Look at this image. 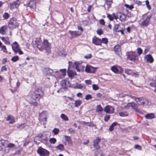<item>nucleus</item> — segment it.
<instances>
[{"label": "nucleus", "instance_id": "1", "mask_svg": "<svg viewBox=\"0 0 156 156\" xmlns=\"http://www.w3.org/2000/svg\"><path fill=\"white\" fill-rule=\"evenodd\" d=\"M43 94L44 92L41 90L38 89L35 90L31 95L29 103L34 106H37L38 104L37 101H39L40 98L43 96Z\"/></svg>", "mask_w": 156, "mask_h": 156}, {"label": "nucleus", "instance_id": "2", "mask_svg": "<svg viewBox=\"0 0 156 156\" xmlns=\"http://www.w3.org/2000/svg\"><path fill=\"white\" fill-rule=\"evenodd\" d=\"M35 46L39 49L44 48L46 51L49 54L51 52V49L49 43L46 40L44 39L43 43L41 41L37 45H35Z\"/></svg>", "mask_w": 156, "mask_h": 156}, {"label": "nucleus", "instance_id": "3", "mask_svg": "<svg viewBox=\"0 0 156 156\" xmlns=\"http://www.w3.org/2000/svg\"><path fill=\"white\" fill-rule=\"evenodd\" d=\"M8 25L9 29L13 30L15 29L18 25L16 19L15 17L11 18L9 21Z\"/></svg>", "mask_w": 156, "mask_h": 156}, {"label": "nucleus", "instance_id": "4", "mask_svg": "<svg viewBox=\"0 0 156 156\" xmlns=\"http://www.w3.org/2000/svg\"><path fill=\"white\" fill-rule=\"evenodd\" d=\"M146 15V14H144L142 16V19H143V20L142 22L141 25L143 27H146L148 25L150 19L152 17V15H150L147 16L145 18V16Z\"/></svg>", "mask_w": 156, "mask_h": 156}, {"label": "nucleus", "instance_id": "5", "mask_svg": "<svg viewBox=\"0 0 156 156\" xmlns=\"http://www.w3.org/2000/svg\"><path fill=\"white\" fill-rule=\"evenodd\" d=\"M12 50L15 53H18L19 55L23 54V52L20 49L19 45L16 42H14L12 44Z\"/></svg>", "mask_w": 156, "mask_h": 156}, {"label": "nucleus", "instance_id": "6", "mask_svg": "<svg viewBox=\"0 0 156 156\" xmlns=\"http://www.w3.org/2000/svg\"><path fill=\"white\" fill-rule=\"evenodd\" d=\"M125 29L124 26L123 25L118 24L115 25L113 28L114 31L116 32H121L122 35H124L123 30Z\"/></svg>", "mask_w": 156, "mask_h": 156}, {"label": "nucleus", "instance_id": "7", "mask_svg": "<svg viewBox=\"0 0 156 156\" xmlns=\"http://www.w3.org/2000/svg\"><path fill=\"white\" fill-rule=\"evenodd\" d=\"M47 112L46 111H43L39 114V120L40 122H44V123H46L47 119Z\"/></svg>", "mask_w": 156, "mask_h": 156}, {"label": "nucleus", "instance_id": "8", "mask_svg": "<svg viewBox=\"0 0 156 156\" xmlns=\"http://www.w3.org/2000/svg\"><path fill=\"white\" fill-rule=\"evenodd\" d=\"M37 152L40 156H48L49 154V151L41 147L38 149Z\"/></svg>", "mask_w": 156, "mask_h": 156}, {"label": "nucleus", "instance_id": "9", "mask_svg": "<svg viewBox=\"0 0 156 156\" xmlns=\"http://www.w3.org/2000/svg\"><path fill=\"white\" fill-rule=\"evenodd\" d=\"M135 52L128 51L126 53V55L127 58L131 61H135L136 59V56L135 55Z\"/></svg>", "mask_w": 156, "mask_h": 156}, {"label": "nucleus", "instance_id": "10", "mask_svg": "<svg viewBox=\"0 0 156 156\" xmlns=\"http://www.w3.org/2000/svg\"><path fill=\"white\" fill-rule=\"evenodd\" d=\"M101 139L99 137H97L95 140H94L93 141V146L96 150H98L100 148V146L98 144L100 142Z\"/></svg>", "mask_w": 156, "mask_h": 156}, {"label": "nucleus", "instance_id": "11", "mask_svg": "<svg viewBox=\"0 0 156 156\" xmlns=\"http://www.w3.org/2000/svg\"><path fill=\"white\" fill-rule=\"evenodd\" d=\"M92 42L93 43L96 45H101L102 43L101 40L95 36L93 38Z\"/></svg>", "mask_w": 156, "mask_h": 156}, {"label": "nucleus", "instance_id": "12", "mask_svg": "<svg viewBox=\"0 0 156 156\" xmlns=\"http://www.w3.org/2000/svg\"><path fill=\"white\" fill-rule=\"evenodd\" d=\"M144 59L145 61L150 63H152L154 61L153 57L150 54L147 55L145 56Z\"/></svg>", "mask_w": 156, "mask_h": 156}, {"label": "nucleus", "instance_id": "13", "mask_svg": "<svg viewBox=\"0 0 156 156\" xmlns=\"http://www.w3.org/2000/svg\"><path fill=\"white\" fill-rule=\"evenodd\" d=\"M114 51L115 54L119 56L121 54L120 46L119 44H117L114 47Z\"/></svg>", "mask_w": 156, "mask_h": 156}, {"label": "nucleus", "instance_id": "14", "mask_svg": "<svg viewBox=\"0 0 156 156\" xmlns=\"http://www.w3.org/2000/svg\"><path fill=\"white\" fill-rule=\"evenodd\" d=\"M20 4L19 1L18 0H17L10 4V8L11 9H12L14 8H17L19 6Z\"/></svg>", "mask_w": 156, "mask_h": 156}, {"label": "nucleus", "instance_id": "15", "mask_svg": "<svg viewBox=\"0 0 156 156\" xmlns=\"http://www.w3.org/2000/svg\"><path fill=\"white\" fill-rule=\"evenodd\" d=\"M53 72H55V70H52L49 68H45L44 69L43 73L46 75L50 76L52 75Z\"/></svg>", "mask_w": 156, "mask_h": 156}, {"label": "nucleus", "instance_id": "16", "mask_svg": "<svg viewBox=\"0 0 156 156\" xmlns=\"http://www.w3.org/2000/svg\"><path fill=\"white\" fill-rule=\"evenodd\" d=\"M69 81L64 80L61 81L60 84L63 88H66L69 86Z\"/></svg>", "mask_w": 156, "mask_h": 156}, {"label": "nucleus", "instance_id": "17", "mask_svg": "<svg viewBox=\"0 0 156 156\" xmlns=\"http://www.w3.org/2000/svg\"><path fill=\"white\" fill-rule=\"evenodd\" d=\"M6 120L9 121V124H13L15 122V118L13 116L9 115L7 116L6 118Z\"/></svg>", "mask_w": 156, "mask_h": 156}, {"label": "nucleus", "instance_id": "18", "mask_svg": "<svg viewBox=\"0 0 156 156\" xmlns=\"http://www.w3.org/2000/svg\"><path fill=\"white\" fill-rule=\"evenodd\" d=\"M69 32L71 36L72 37H73L75 36L80 35L82 34L81 32H80L78 31H72L69 30Z\"/></svg>", "mask_w": 156, "mask_h": 156}, {"label": "nucleus", "instance_id": "19", "mask_svg": "<svg viewBox=\"0 0 156 156\" xmlns=\"http://www.w3.org/2000/svg\"><path fill=\"white\" fill-rule=\"evenodd\" d=\"M92 69L94 70V67L87 65L85 69V71L87 73H93L95 71L92 70Z\"/></svg>", "mask_w": 156, "mask_h": 156}, {"label": "nucleus", "instance_id": "20", "mask_svg": "<svg viewBox=\"0 0 156 156\" xmlns=\"http://www.w3.org/2000/svg\"><path fill=\"white\" fill-rule=\"evenodd\" d=\"M135 101L138 104L142 105H144L145 103L142 98H135Z\"/></svg>", "mask_w": 156, "mask_h": 156}, {"label": "nucleus", "instance_id": "21", "mask_svg": "<svg viewBox=\"0 0 156 156\" xmlns=\"http://www.w3.org/2000/svg\"><path fill=\"white\" fill-rule=\"evenodd\" d=\"M7 30V28L6 26H2L0 28V34L3 35H5Z\"/></svg>", "mask_w": 156, "mask_h": 156}, {"label": "nucleus", "instance_id": "22", "mask_svg": "<svg viewBox=\"0 0 156 156\" xmlns=\"http://www.w3.org/2000/svg\"><path fill=\"white\" fill-rule=\"evenodd\" d=\"M145 117L146 119H152L155 117L154 114L153 113L147 114L145 115Z\"/></svg>", "mask_w": 156, "mask_h": 156}, {"label": "nucleus", "instance_id": "23", "mask_svg": "<svg viewBox=\"0 0 156 156\" xmlns=\"http://www.w3.org/2000/svg\"><path fill=\"white\" fill-rule=\"evenodd\" d=\"M41 135H39L38 136H36L34 140V142L37 144H38L41 142H42L41 140Z\"/></svg>", "mask_w": 156, "mask_h": 156}, {"label": "nucleus", "instance_id": "24", "mask_svg": "<svg viewBox=\"0 0 156 156\" xmlns=\"http://www.w3.org/2000/svg\"><path fill=\"white\" fill-rule=\"evenodd\" d=\"M131 107L132 109L135 110L137 112H139V109L137 107V105L134 102H131Z\"/></svg>", "mask_w": 156, "mask_h": 156}, {"label": "nucleus", "instance_id": "25", "mask_svg": "<svg viewBox=\"0 0 156 156\" xmlns=\"http://www.w3.org/2000/svg\"><path fill=\"white\" fill-rule=\"evenodd\" d=\"M1 40L5 44L7 45L10 44V43L9 41V39L8 37H2L1 38Z\"/></svg>", "mask_w": 156, "mask_h": 156}, {"label": "nucleus", "instance_id": "26", "mask_svg": "<svg viewBox=\"0 0 156 156\" xmlns=\"http://www.w3.org/2000/svg\"><path fill=\"white\" fill-rule=\"evenodd\" d=\"M74 65L75 66V69L78 72H80L81 69L80 68L82 66H80V63L78 62H75L74 63Z\"/></svg>", "mask_w": 156, "mask_h": 156}, {"label": "nucleus", "instance_id": "27", "mask_svg": "<svg viewBox=\"0 0 156 156\" xmlns=\"http://www.w3.org/2000/svg\"><path fill=\"white\" fill-rule=\"evenodd\" d=\"M60 73H61V75L59 76L60 78H63L64 76L66 75V69H62L60 70Z\"/></svg>", "mask_w": 156, "mask_h": 156}, {"label": "nucleus", "instance_id": "28", "mask_svg": "<svg viewBox=\"0 0 156 156\" xmlns=\"http://www.w3.org/2000/svg\"><path fill=\"white\" fill-rule=\"evenodd\" d=\"M122 22L124 21L126 19V16L125 15L123 14H120L118 18Z\"/></svg>", "mask_w": 156, "mask_h": 156}, {"label": "nucleus", "instance_id": "29", "mask_svg": "<svg viewBox=\"0 0 156 156\" xmlns=\"http://www.w3.org/2000/svg\"><path fill=\"white\" fill-rule=\"evenodd\" d=\"M82 103V101L79 99L76 100L75 101L74 106L76 107H78Z\"/></svg>", "mask_w": 156, "mask_h": 156}, {"label": "nucleus", "instance_id": "30", "mask_svg": "<svg viewBox=\"0 0 156 156\" xmlns=\"http://www.w3.org/2000/svg\"><path fill=\"white\" fill-rule=\"evenodd\" d=\"M117 123L116 122H114L110 126L109 130L110 131H112L114 130V127L117 125Z\"/></svg>", "mask_w": 156, "mask_h": 156}, {"label": "nucleus", "instance_id": "31", "mask_svg": "<svg viewBox=\"0 0 156 156\" xmlns=\"http://www.w3.org/2000/svg\"><path fill=\"white\" fill-rule=\"evenodd\" d=\"M65 140L68 142V143L69 144H72V141L71 140V138L70 137L68 136H65Z\"/></svg>", "mask_w": 156, "mask_h": 156}, {"label": "nucleus", "instance_id": "32", "mask_svg": "<svg viewBox=\"0 0 156 156\" xmlns=\"http://www.w3.org/2000/svg\"><path fill=\"white\" fill-rule=\"evenodd\" d=\"M56 148L61 151H63L64 150V146L62 144H59L56 146Z\"/></svg>", "mask_w": 156, "mask_h": 156}, {"label": "nucleus", "instance_id": "33", "mask_svg": "<svg viewBox=\"0 0 156 156\" xmlns=\"http://www.w3.org/2000/svg\"><path fill=\"white\" fill-rule=\"evenodd\" d=\"M105 3L108 5V6L110 7L111 5L113 3L112 0H105Z\"/></svg>", "mask_w": 156, "mask_h": 156}, {"label": "nucleus", "instance_id": "34", "mask_svg": "<svg viewBox=\"0 0 156 156\" xmlns=\"http://www.w3.org/2000/svg\"><path fill=\"white\" fill-rule=\"evenodd\" d=\"M55 77L58 79H61L59 77V76L61 75V73H59L56 69H55Z\"/></svg>", "mask_w": 156, "mask_h": 156}, {"label": "nucleus", "instance_id": "35", "mask_svg": "<svg viewBox=\"0 0 156 156\" xmlns=\"http://www.w3.org/2000/svg\"><path fill=\"white\" fill-rule=\"evenodd\" d=\"M59 54L60 55L63 56H65L66 55V52L64 49L60 51Z\"/></svg>", "mask_w": 156, "mask_h": 156}, {"label": "nucleus", "instance_id": "36", "mask_svg": "<svg viewBox=\"0 0 156 156\" xmlns=\"http://www.w3.org/2000/svg\"><path fill=\"white\" fill-rule=\"evenodd\" d=\"M61 118L65 121H68L69 119L67 116L65 114H62L61 115Z\"/></svg>", "mask_w": 156, "mask_h": 156}, {"label": "nucleus", "instance_id": "37", "mask_svg": "<svg viewBox=\"0 0 156 156\" xmlns=\"http://www.w3.org/2000/svg\"><path fill=\"white\" fill-rule=\"evenodd\" d=\"M119 115L121 117H125L128 115V113L126 112H121L119 113Z\"/></svg>", "mask_w": 156, "mask_h": 156}, {"label": "nucleus", "instance_id": "38", "mask_svg": "<svg viewBox=\"0 0 156 156\" xmlns=\"http://www.w3.org/2000/svg\"><path fill=\"white\" fill-rule=\"evenodd\" d=\"M39 135H41L42 136H41V140L42 142H43V141H46L48 139V138L46 136V135H44L42 134H40Z\"/></svg>", "mask_w": 156, "mask_h": 156}, {"label": "nucleus", "instance_id": "39", "mask_svg": "<svg viewBox=\"0 0 156 156\" xmlns=\"http://www.w3.org/2000/svg\"><path fill=\"white\" fill-rule=\"evenodd\" d=\"M42 41L41 38H37L36 40L35 41H34L33 42V43L35 44V45H37V44L40 43Z\"/></svg>", "mask_w": 156, "mask_h": 156}, {"label": "nucleus", "instance_id": "40", "mask_svg": "<svg viewBox=\"0 0 156 156\" xmlns=\"http://www.w3.org/2000/svg\"><path fill=\"white\" fill-rule=\"evenodd\" d=\"M6 142H7V141L4 140L3 139H0V147L5 146V144L6 143Z\"/></svg>", "mask_w": 156, "mask_h": 156}, {"label": "nucleus", "instance_id": "41", "mask_svg": "<svg viewBox=\"0 0 156 156\" xmlns=\"http://www.w3.org/2000/svg\"><path fill=\"white\" fill-rule=\"evenodd\" d=\"M10 16V15L8 12H5L3 15V17L5 20L8 19Z\"/></svg>", "mask_w": 156, "mask_h": 156}, {"label": "nucleus", "instance_id": "42", "mask_svg": "<svg viewBox=\"0 0 156 156\" xmlns=\"http://www.w3.org/2000/svg\"><path fill=\"white\" fill-rule=\"evenodd\" d=\"M112 70L114 73H117L119 72V70L118 68L115 66H113L111 68Z\"/></svg>", "mask_w": 156, "mask_h": 156}, {"label": "nucleus", "instance_id": "43", "mask_svg": "<svg viewBox=\"0 0 156 156\" xmlns=\"http://www.w3.org/2000/svg\"><path fill=\"white\" fill-rule=\"evenodd\" d=\"M125 73L128 75H133V73L132 72V70L130 69H125Z\"/></svg>", "mask_w": 156, "mask_h": 156}, {"label": "nucleus", "instance_id": "44", "mask_svg": "<svg viewBox=\"0 0 156 156\" xmlns=\"http://www.w3.org/2000/svg\"><path fill=\"white\" fill-rule=\"evenodd\" d=\"M102 108L100 105H97V112H98L99 113L101 112L102 111Z\"/></svg>", "mask_w": 156, "mask_h": 156}, {"label": "nucleus", "instance_id": "45", "mask_svg": "<svg viewBox=\"0 0 156 156\" xmlns=\"http://www.w3.org/2000/svg\"><path fill=\"white\" fill-rule=\"evenodd\" d=\"M19 57L18 56H16L12 57L11 60L13 62H16L19 60Z\"/></svg>", "mask_w": 156, "mask_h": 156}, {"label": "nucleus", "instance_id": "46", "mask_svg": "<svg viewBox=\"0 0 156 156\" xmlns=\"http://www.w3.org/2000/svg\"><path fill=\"white\" fill-rule=\"evenodd\" d=\"M67 73L69 76L70 77H73L74 76L73 72L69 70H68Z\"/></svg>", "mask_w": 156, "mask_h": 156}, {"label": "nucleus", "instance_id": "47", "mask_svg": "<svg viewBox=\"0 0 156 156\" xmlns=\"http://www.w3.org/2000/svg\"><path fill=\"white\" fill-rule=\"evenodd\" d=\"M1 50H2L4 52L6 53H8V51H7V49L5 45H2L1 47Z\"/></svg>", "mask_w": 156, "mask_h": 156}, {"label": "nucleus", "instance_id": "48", "mask_svg": "<svg viewBox=\"0 0 156 156\" xmlns=\"http://www.w3.org/2000/svg\"><path fill=\"white\" fill-rule=\"evenodd\" d=\"M150 85L152 87H154L155 89L154 90V91L156 93V83L154 82H151L150 83Z\"/></svg>", "mask_w": 156, "mask_h": 156}, {"label": "nucleus", "instance_id": "49", "mask_svg": "<svg viewBox=\"0 0 156 156\" xmlns=\"http://www.w3.org/2000/svg\"><path fill=\"white\" fill-rule=\"evenodd\" d=\"M110 111V109L109 106L107 105L105 107L104 109V111L105 112L107 113H108Z\"/></svg>", "mask_w": 156, "mask_h": 156}, {"label": "nucleus", "instance_id": "50", "mask_svg": "<svg viewBox=\"0 0 156 156\" xmlns=\"http://www.w3.org/2000/svg\"><path fill=\"white\" fill-rule=\"evenodd\" d=\"M52 132L55 135H57L59 132V130L57 128H55L53 130Z\"/></svg>", "mask_w": 156, "mask_h": 156}, {"label": "nucleus", "instance_id": "51", "mask_svg": "<svg viewBox=\"0 0 156 156\" xmlns=\"http://www.w3.org/2000/svg\"><path fill=\"white\" fill-rule=\"evenodd\" d=\"M145 2L147 8L149 10H150L151 9V7L149 4V1L148 0H147Z\"/></svg>", "mask_w": 156, "mask_h": 156}, {"label": "nucleus", "instance_id": "52", "mask_svg": "<svg viewBox=\"0 0 156 156\" xmlns=\"http://www.w3.org/2000/svg\"><path fill=\"white\" fill-rule=\"evenodd\" d=\"M49 141L51 143L54 144L56 143V140L55 138H50V139Z\"/></svg>", "mask_w": 156, "mask_h": 156}, {"label": "nucleus", "instance_id": "53", "mask_svg": "<svg viewBox=\"0 0 156 156\" xmlns=\"http://www.w3.org/2000/svg\"><path fill=\"white\" fill-rule=\"evenodd\" d=\"M101 42L102 43H104L105 44H107L108 42V39L106 38H103L102 39Z\"/></svg>", "mask_w": 156, "mask_h": 156}, {"label": "nucleus", "instance_id": "54", "mask_svg": "<svg viewBox=\"0 0 156 156\" xmlns=\"http://www.w3.org/2000/svg\"><path fill=\"white\" fill-rule=\"evenodd\" d=\"M76 89H82L83 88V86L81 84H78L75 86Z\"/></svg>", "mask_w": 156, "mask_h": 156}, {"label": "nucleus", "instance_id": "55", "mask_svg": "<svg viewBox=\"0 0 156 156\" xmlns=\"http://www.w3.org/2000/svg\"><path fill=\"white\" fill-rule=\"evenodd\" d=\"M112 16L115 20H117L119 18V15L118 14H116L115 13H113L112 14Z\"/></svg>", "mask_w": 156, "mask_h": 156}, {"label": "nucleus", "instance_id": "56", "mask_svg": "<svg viewBox=\"0 0 156 156\" xmlns=\"http://www.w3.org/2000/svg\"><path fill=\"white\" fill-rule=\"evenodd\" d=\"M137 53L139 55H140L142 53V50L140 48H138L137 49Z\"/></svg>", "mask_w": 156, "mask_h": 156}, {"label": "nucleus", "instance_id": "57", "mask_svg": "<svg viewBox=\"0 0 156 156\" xmlns=\"http://www.w3.org/2000/svg\"><path fill=\"white\" fill-rule=\"evenodd\" d=\"M93 89L94 90H97L99 89V87L98 86L95 84H93L92 85Z\"/></svg>", "mask_w": 156, "mask_h": 156}, {"label": "nucleus", "instance_id": "58", "mask_svg": "<svg viewBox=\"0 0 156 156\" xmlns=\"http://www.w3.org/2000/svg\"><path fill=\"white\" fill-rule=\"evenodd\" d=\"M107 17L110 21H112L114 19V18L112 16V15L108 14L107 16Z\"/></svg>", "mask_w": 156, "mask_h": 156}, {"label": "nucleus", "instance_id": "59", "mask_svg": "<svg viewBox=\"0 0 156 156\" xmlns=\"http://www.w3.org/2000/svg\"><path fill=\"white\" fill-rule=\"evenodd\" d=\"M87 126H89L93 127H94L95 126V125L92 122H87Z\"/></svg>", "mask_w": 156, "mask_h": 156}, {"label": "nucleus", "instance_id": "60", "mask_svg": "<svg viewBox=\"0 0 156 156\" xmlns=\"http://www.w3.org/2000/svg\"><path fill=\"white\" fill-rule=\"evenodd\" d=\"M125 6L127 8H129L130 9H133L134 7L133 5H129L127 4H125Z\"/></svg>", "mask_w": 156, "mask_h": 156}, {"label": "nucleus", "instance_id": "61", "mask_svg": "<svg viewBox=\"0 0 156 156\" xmlns=\"http://www.w3.org/2000/svg\"><path fill=\"white\" fill-rule=\"evenodd\" d=\"M92 98V96L89 94H87L86 95L85 97V99L86 100H89Z\"/></svg>", "mask_w": 156, "mask_h": 156}, {"label": "nucleus", "instance_id": "62", "mask_svg": "<svg viewBox=\"0 0 156 156\" xmlns=\"http://www.w3.org/2000/svg\"><path fill=\"white\" fill-rule=\"evenodd\" d=\"M110 116L109 115H106L104 118V121L105 122H107L108 120L110 119Z\"/></svg>", "mask_w": 156, "mask_h": 156}, {"label": "nucleus", "instance_id": "63", "mask_svg": "<svg viewBox=\"0 0 156 156\" xmlns=\"http://www.w3.org/2000/svg\"><path fill=\"white\" fill-rule=\"evenodd\" d=\"M131 102L128 103L125 106L124 108L126 109H129L131 107Z\"/></svg>", "mask_w": 156, "mask_h": 156}, {"label": "nucleus", "instance_id": "64", "mask_svg": "<svg viewBox=\"0 0 156 156\" xmlns=\"http://www.w3.org/2000/svg\"><path fill=\"white\" fill-rule=\"evenodd\" d=\"M97 33L98 34L101 35L103 34V31L101 29H99L97 30Z\"/></svg>", "mask_w": 156, "mask_h": 156}]
</instances>
